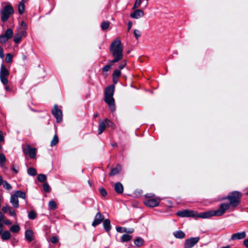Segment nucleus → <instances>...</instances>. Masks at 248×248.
Here are the masks:
<instances>
[{"label":"nucleus","mask_w":248,"mask_h":248,"mask_svg":"<svg viewBox=\"0 0 248 248\" xmlns=\"http://www.w3.org/2000/svg\"><path fill=\"white\" fill-rule=\"evenodd\" d=\"M241 197V193L235 191L230 193L227 197L223 198V199L228 200L230 202L229 203L224 202L220 205V207L223 214L227 210L233 211L235 208L240 203Z\"/></svg>","instance_id":"1"},{"label":"nucleus","mask_w":248,"mask_h":248,"mask_svg":"<svg viewBox=\"0 0 248 248\" xmlns=\"http://www.w3.org/2000/svg\"><path fill=\"white\" fill-rule=\"evenodd\" d=\"M109 50L114 59L110 60V63H114L121 60L123 57V46L120 40L113 41L110 46Z\"/></svg>","instance_id":"2"},{"label":"nucleus","mask_w":248,"mask_h":248,"mask_svg":"<svg viewBox=\"0 0 248 248\" xmlns=\"http://www.w3.org/2000/svg\"><path fill=\"white\" fill-rule=\"evenodd\" d=\"M224 214L219 207L217 210H210L207 212L201 213L200 214L197 213L196 217H201L202 218H207L213 216L219 217Z\"/></svg>","instance_id":"3"},{"label":"nucleus","mask_w":248,"mask_h":248,"mask_svg":"<svg viewBox=\"0 0 248 248\" xmlns=\"http://www.w3.org/2000/svg\"><path fill=\"white\" fill-rule=\"evenodd\" d=\"M14 9L10 5H7L0 11L1 19L4 22L8 20L10 16L13 14Z\"/></svg>","instance_id":"4"},{"label":"nucleus","mask_w":248,"mask_h":248,"mask_svg":"<svg viewBox=\"0 0 248 248\" xmlns=\"http://www.w3.org/2000/svg\"><path fill=\"white\" fill-rule=\"evenodd\" d=\"M10 72L3 64H2L0 69V79L3 85H6L8 82L7 77Z\"/></svg>","instance_id":"5"},{"label":"nucleus","mask_w":248,"mask_h":248,"mask_svg":"<svg viewBox=\"0 0 248 248\" xmlns=\"http://www.w3.org/2000/svg\"><path fill=\"white\" fill-rule=\"evenodd\" d=\"M113 124L109 121L108 119L106 118L104 121H100L98 126V134H101L105 130L107 126H112Z\"/></svg>","instance_id":"6"},{"label":"nucleus","mask_w":248,"mask_h":248,"mask_svg":"<svg viewBox=\"0 0 248 248\" xmlns=\"http://www.w3.org/2000/svg\"><path fill=\"white\" fill-rule=\"evenodd\" d=\"M176 215L180 217H196L197 216V212L192 211V210H184L183 211H180L176 213Z\"/></svg>","instance_id":"7"},{"label":"nucleus","mask_w":248,"mask_h":248,"mask_svg":"<svg viewBox=\"0 0 248 248\" xmlns=\"http://www.w3.org/2000/svg\"><path fill=\"white\" fill-rule=\"evenodd\" d=\"M52 113L56 118L57 123H60L62 120V110L55 105L52 110Z\"/></svg>","instance_id":"8"},{"label":"nucleus","mask_w":248,"mask_h":248,"mask_svg":"<svg viewBox=\"0 0 248 248\" xmlns=\"http://www.w3.org/2000/svg\"><path fill=\"white\" fill-rule=\"evenodd\" d=\"M16 33L15 34L14 40L16 44L19 43L22 37H26L27 35V32L25 30H21V28H17L16 29Z\"/></svg>","instance_id":"9"},{"label":"nucleus","mask_w":248,"mask_h":248,"mask_svg":"<svg viewBox=\"0 0 248 248\" xmlns=\"http://www.w3.org/2000/svg\"><path fill=\"white\" fill-rule=\"evenodd\" d=\"M23 152L25 155H29L31 158H34L36 157V149L32 148L30 145L23 148Z\"/></svg>","instance_id":"10"},{"label":"nucleus","mask_w":248,"mask_h":248,"mask_svg":"<svg viewBox=\"0 0 248 248\" xmlns=\"http://www.w3.org/2000/svg\"><path fill=\"white\" fill-rule=\"evenodd\" d=\"M199 237H192L185 240L184 243L185 248H191L199 241Z\"/></svg>","instance_id":"11"},{"label":"nucleus","mask_w":248,"mask_h":248,"mask_svg":"<svg viewBox=\"0 0 248 248\" xmlns=\"http://www.w3.org/2000/svg\"><path fill=\"white\" fill-rule=\"evenodd\" d=\"M105 102L108 105L109 109L111 111H114L115 109L114 104V99L113 96H105Z\"/></svg>","instance_id":"12"},{"label":"nucleus","mask_w":248,"mask_h":248,"mask_svg":"<svg viewBox=\"0 0 248 248\" xmlns=\"http://www.w3.org/2000/svg\"><path fill=\"white\" fill-rule=\"evenodd\" d=\"M160 199L159 198L150 199L144 202V204L149 207H154L159 205Z\"/></svg>","instance_id":"13"},{"label":"nucleus","mask_w":248,"mask_h":248,"mask_svg":"<svg viewBox=\"0 0 248 248\" xmlns=\"http://www.w3.org/2000/svg\"><path fill=\"white\" fill-rule=\"evenodd\" d=\"M104 219V216L98 212L94 217V219L92 222V226L95 227L100 224Z\"/></svg>","instance_id":"14"},{"label":"nucleus","mask_w":248,"mask_h":248,"mask_svg":"<svg viewBox=\"0 0 248 248\" xmlns=\"http://www.w3.org/2000/svg\"><path fill=\"white\" fill-rule=\"evenodd\" d=\"M246 233L245 232H238L232 235L230 241L240 240L245 238Z\"/></svg>","instance_id":"15"},{"label":"nucleus","mask_w":248,"mask_h":248,"mask_svg":"<svg viewBox=\"0 0 248 248\" xmlns=\"http://www.w3.org/2000/svg\"><path fill=\"white\" fill-rule=\"evenodd\" d=\"M144 15V12L141 9L136 10L134 12L130 14V17L134 19H139Z\"/></svg>","instance_id":"16"},{"label":"nucleus","mask_w":248,"mask_h":248,"mask_svg":"<svg viewBox=\"0 0 248 248\" xmlns=\"http://www.w3.org/2000/svg\"><path fill=\"white\" fill-rule=\"evenodd\" d=\"M115 87L114 85H110L105 90V96H113L114 92Z\"/></svg>","instance_id":"17"},{"label":"nucleus","mask_w":248,"mask_h":248,"mask_svg":"<svg viewBox=\"0 0 248 248\" xmlns=\"http://www.w3.org/2000/svg\"><path fill=\"white\" fill-rule=\"evenodd\" d=\"M10 202L15 208H18L19 207V201L18 198L15 195H11L10 198Z\"/></svg>","instance_id":"18"},{"label":"nucleus","mask_w":248,"mask_h":248,"mask_svg":"<svg viewBox=\"0 0 248 248\" xmlns=\"http://www.w3.org/2000/svg\"><path fill=\"white\" fill-rule=\"evenodd\" d=\"M25 238L29 241L31 242L33 239V232L31 230H28L25 232Z\"/></svg>","instance_id":"19"},{"label":"nucleus","mask_w":248,"mask_h":248,"mask_svg":"<svg viewBox=\"0 0 248 248\" xmlns=\"http://www.w3.org/2000/svg\"><path fill=\"white\" fill-rule=\"evenodd\" d=\"M114 189L117 193L119 194L122 193L124 191L123 185L120 182L116 183L114 185Z\"/></svg>","instance_id":"20"},{"label":"nucleus","mask_w":248,"mask_h":248,"mask_svg":"<svg viewBox=\"0 0 248 248\" xmlns=\"http://www.w3.org/2000/svg\"><path fill=\"white\" fill-rule=\"evenodd\" d=\"M103 227L106 231L109 234L111 229L110 221L109 219H106L103 221Z\"/></svg>","instance_id":"21"},{"label":"nucleus","mask_w":248,"mask_h":248,"mask_svg":"<svg viewBox=\"0 0 248 248\" xmlns=\"http://www.w3.org/2000/svg\"><path fill=\"white\" fill-rule=\"evenodd\" d=\"M0 234L1 235V238L3 241L8 240L11 237V233L8 231L2 232Z\"/></svg>","instance_id":"22"},{"label":"nucleus","mask_w":248,"mask_h":248,"mask_svg":"<svg viewBox=\"0 0 248 248\" xmlns=\"http://www.w3.org/2000/svg\"><path fill=\"white\" fill-rule=\"evenodd\" d=\"M15 195L17 198L18 197L25 199L26 198V193L24 192H23L20 190H17L13 194Z\"/></svg>","instance_id":"23"},{"label":"nucleus","mask_w":248,"mask_h":248,"mask_svg":"<svg viewBox=\"0 0 248 248\" xmlns=\"http://www.w3.org/2000/svg\"><path fill=\"white\" fill-rule=\"evenodd\" d=\"M121 169V167L120 165H117L116 167L111 169L110 175H114L117 174V173H119Z\"/></svg>","instance_id":"24"},{"label":"nucleus","mask_w":248,"mask_h":248,"mask_svg":"<svg viewBox=\"0 0 248 248\" xmlns=\"http://www.w3.org/2000/svg\"><path fill=\"white\" fill-rule=\"evenodd\" d=\"M26 1H23V0H21V2H20L18 7V12L20 15H22L25 9V5L24 3H25Z\"/></svg>","instance_id":"25"},{"label":"nucleus","mask_w":248,"mask_h":248,"mask_svg":"<svg viewBox=\"0 0 248 248\" xmlns=\"http://www.w3.org/2000/svg\"><path fill=\"white\" fill-rule=\"evenodd\" d=\"M173 235L177 238L182 239L185 237V234L182 231H178L174 232Z\"/></svg>","instance_id":"26"},{"label":"nucleus","mask_w":248,"mask_h":248,"mask_svg":"<svg viewBox=\"0 0 248 248\" xmlns=\"http://www.w3.org/2000/svg\"><path fill=\"white\" fill-rule=\"evenodd\" d=\"M131 239L132 236L127 234H124L122 236L121 241L122 242H128L130 241Z\"/></svg>","instance_id":"27"},{"label":"nucleus","mask_w":248,"mask_h":248,"mask_svg":"<svg viewBox=\"0 0 248 248\" xmlns=\"http://www.w3.org/2000/svg\"><path fill=\"white\" fill-rule=\"evenodd\" d=\"M6 37H7V38H8V39H10L12 37L13 35V30L9 28V29H8L4 34H3Z\"/></svg>","instance_id":"28"},{"label":"nucleus","mask_w":248,"mask_h":248,"mask_svg":"<svg viewBox=\"0 0 248 248\" xmlns=\"http://www.w3.org/2000/svg\"><path fill=\"white\" fill-rule=\"evenodd\" d=\"M10 230L13 232H18L20 230V227L18 225H13L10 227Z\"/></svg>","instance_id":"29"},{"label":"nucleus","mask_w":248,"mask_h":248,"mask_svg":"<svg viewBox=\"0 0 248 248\" xmlns=\"http://www.w3.org/2000/svg\"><path fill=\"white\" fill-rule=\"evenodd\" d=\"M143 240L141 238H137L134 241L135 245L137 247H140L143 245Z\"/></svg>","instance_id":"30"},{"label":"nucleus","mask_w":248,"mask_h":248,"mask_svg":"<svg viewBox=\"0 0 248 248\" xmlns=\"http://www.w3.org/2000/svg\"><path fill=\"white\" fill-rule=\"evenodd\" d=\"M28 174L31 176H35L37 174L36 170L33 168H29L27 170Z\"/></svg>","instance_id":"31"},{"label":"nucleus","mask_w":248,"mask_h":248,"mask_svg":"<svg viewBox=\"0 0 248 248\" xmlns=\"http://www.w3.org/2000/svg\"><path fill=\"white\" fill-rule=\"evenodd\" d=\"M58 141H59L58 137L57 136V135H55L53 137V139L51 141V146H53L56 145L58 143Z\"/></svg>","instance_id":"32"},{"label":"nucleus","mask_w":248,"mask_h":248,"mask_svg":"<svg viewBox=\"0 0 248 248\" xmlns=\"http://www.w3.org/2000/svg\"><path fill=\"white\" fill-rule=\"evenodd\" d=\"M113 63H110L109 61L108 62V63L103 67L102 70L103 72H107L109 70L111 67L112 66Z\"/></svg>","instance_id":"33"},{"label":"nucleus","mask_w":248,"mask_h":248,"mask_svg":"<svg viewBox=\"0 0 248 248\" xmlns=\"http://www.w3.org/2000/svg\"><path fill=\"white\" fill-rule=\"evenodd\" d=\"M109 26V21H104L101 24V29L103 30H107Z\"/></svg>","instance_id":"34"},{"label":"nucleus","mask_w":248,"mask_h":248,"mask_svg":"<svg viewBox=\"0 0 248 248\" xmlns=\"http://www.w3.org/2000/svg\"><path fill=\"white\" fill-rule=\"evenodd\" d=\"M46 179V177L45 174H39L38 175V180L41 182H44Z\"/></svg>","instance_id":"35"},{"label":"nucleus","mask_w":248,"mask_h":248,"mask_svg":"<svg viewBox=\"0 0 248 248\" xmlns=\"http://www.w3.org/2000/svg\"><path fill=\"white\" fill-rule=\"evenodd\" d=\"M6 161V157L3 154H0V167H2V163Z\"/></svg>","instance_id":"36"},{"label":"nucleus","mask_w":248,"mask_h":248,"mask_svg":"<svg viewBox=\"0 0 248 248\" xmlns=\"http://www.w3.org/2000/svg\"><path fill=\"white\" fill-rule=\"evenodd\" d=\"M2 185L3 187L7 190H11L12 188L11 185L8 183L6 181H4Z\"/></svg>","instance_id":"37"},{"label":"nucleus","mask_w":248,"mask_h":248,"mask_svg":"<svg viewBox=\"0 0 248 248\" xmlns=\"http://www.w3.org/2000/svg\"><path fill=\"white\" fill-rule=\"evenodd\" d=\"M142 2V0H136L134 6L132 8L133 10H134L140 7Z\"/></svg>","instance_id":"38"},{"label":"nucleus","mask_w":248,"mask_h":248,"mask_svg":"<svg viewBox=\"0 0 248 248\" xmlns=\"http://www.w3.org/2000/svg\"><path fill=\"white\" fill-rule=\"evenodd\" d=\"M28 217L30 219H34L36 217V214L33 211H31L29 212Z\"/></svg>","instance_id":"39"},{"label":"nucleus","mask_w":248,"mask_h":248,"mask_svg":"<svg viewBox=\"0 0 248 248\" xmlns=\"http://www.w3.org/2000/svg\"><path fill=\"white\" fill-rule=\"evenodd\" d=\"M48 206L50 209H54L56 207V203L54 201H51L49 202Z\"/></svg>","instance_id":"40"},{"label":"nucleus","mask_w":248,"mask_h":248,"mask_svg":"<svg viewBox=\"0 0 248 248\" xmlns=\"http://www.w3.org/2000/svg\"><path fill=\"white\" fill-rule=\"evenodd\" d=\"M9 39L4 34L0 35V42L2 43H5Z\"/></svg>","instance_id":"41"},{"label":"nucleus","mask_w":248,"mask_h":248,"mask_svg":"<svg viewBox=\"0 0 248 248\" xmlns=\"http://www.w3.org/2000/svg\"><path fill=\"white\" fill-rule=\"evenodd\" d=\"M13 56L10 53H8L6 57V61L8 63H10L12 61Z\"/></svg>","instance_id":"42"},{"label":"nucleus","mask_w":248,"mask_h":248,"mask_svg":"<svg viewBox=\"0 0 248 248\" xmlns=\"http://www.w3.org/2000/svg\"><path fill=\"white\" fill-rule=\"evenodd\" d=\"M121 72L119 70L115 69L113 73L112 77L119 78L121 75Z\"/></svg>","instance_id":"43"},{"label":"nucleus","mask_w":248,"mask_h":248,"mask_svg":"<svg viewBox=\"0 0 248 248\" xmlns=\"http://www.w3.org/2000/svg\"><path fill=\"white\" fill-rule=\"evenodd\" d=\"M134 36L137 39H138L141 35V32L139 30H135L134 31Z\"/></svg>","instance_id":"44"},{"label":"nucleus","mask_w":248,"mask_h":248,"mask_svg":"<svg viewBox=\"0 0 248 248\" xmlns=\"http://www.w3.org/2000/svg\"><path fill=\"white\" fill-rule=\"evenodd\" d=\"M44 190L46 192L50 191V186L47 183H44L43 185Z\"/></svg>","instance_id":"45"},{"label":"nucleus","mask_w":248,"mask_h":248,"mask_svg":"<svg viewBox=\"0 0 248 248\" xmlns=\"http://www.w3.org/2000/svg\"><path fill=\"white\" fill-rule=\"evenodd\" d=\"M116 230L119 232H124L127 231V229L124 227H118L116 228Z\"/></svg>","instance_id":"46"},{"label":"nucleus","mask_w":248,"mask_h":248,"mask_svg":"<svg viewBox=\"0 0 248 248\" xmlns=\"http://www.w3.org/2000/svg\"><path fill=\"white\" fill-rule=\"evenodd\" d=\"M50 241L53 243H57L59 241L58 237L57 236H54L51 238Z\"/></svg>","instance_id":"47"},{"label":"nucleus","mask_w":248,"mask_h":248,"mask_svg":"<svg viewBox=\"0 0 248 248\" xmlns=\"http://www.w3.org/2000/svg\"><path fill=\"white\" fill-rule=\"evenodd\" d=\"M11 206H10L8 205H6L5 206H3L2 208V211L4 213H6L7 212V211H9V208H10Z\"/></svg>","instance_id":"48"},{"label":"nucleus","mask_w":248,"mask_h":248,"mask_svg":"<svg viewBox=\"0 0 248 248\" xmlns=\"http://www.w3.org/2000/svg\"><path fill=\"white\" fill-rule=\"evenodd\" d=\"M9 214L11 216H13V217H15L16 216V212L12 208V207H10V208H9Z\"/></svg>","instance_id":"49"},{"label":"nucleus","mask_w":248,"mask_h":248,"mask_svg":"<svg viewBox=\"0 0 248 248\" xmlns=\"http://www.w3.org/2000/svg\"><path fill=\"white\" fill-rule=\"evenodd\" d=\"M100 194L102 195V196H103L104 197L106 196L107 194V192L106 190L104 188H100Z\"/></svg>","instance_id":"50"},{"label":"nucleus","mask_w":248,"mask_h":248,"mask_svg":"<svg viewBox=\"0 0 248 248\" xmlns=\"http://www.w3.org/2000/svg\"><path fill=\"white\" fill-rule=\"evenodd\" d=\"M27 26L26 23L23 21H22L21 23V27H20L21 28V30H22V29H23L25 31V30L27 29Z\"/></svg>","instance_id":"51"},{"label":"nucleus","mask_w":248,"mask_h":248,"mask_svg":"<svg viewBox=\"0 0 248 248\" xmlns=\"http://www.w3.org/2000/svg\"><path fill=\"white\" fill-rule=\"evenodd\" d=\"M126 61H123L122 62V63L119 65V68L120 69H123L124 67V66L126 65Z\"/></svg>","instance_id":"52"},{"label":"nucleus","mask_w":248,"mask_h":248,"mask_svg":"<svg viewBox=\"0 0 248 248\" xmlns=\"http://www.w3.org/2000/svg\"><path fill=\"white\" fill-rule=\"evenodd\" d=\"M2 223L3 224V225H10L12 224V222L9 219H6V220L4 219L3 221H2Z\"/></svg>","instance_id":"53"},{"label":"nucleus","mask_w":248,"mask_h":248,"mask_svg":"<svg viewBox=\"0 0 248 248\" xmlns=\"http://www.w3.org/2000/svg\"><path fill=\"white\" fill-rule=\"evenodd\" d=\"M4 53H3V49L1 47V46H0V57L1 58H4Z\"/></svg>","instance_id":"54"},{"label":"nucleus","mask_w":248,"mask_h":248,"mask_svg":"<svg viewBox=\"0 0 248 248\" xmlns=\"http://www.w3.org/2000/svg\"><path fill=\"white\" fill-rule=\"evenodd\" d=\"M4 217V216L0 212V223H2Z\"/></svg>","instance_id":"55"},{"label":"nucleus","mask_w":248,"mask_h":248,"mask_svg":"<svg viewBox=\"0 0 248 248\" xmlns=\"http://www.w3.org/2000/svg\"><path fill=\"white\" fill-rule=\"evenodd\" d=\"M119 78L113 77V81L114 84H116L118 81Z\"/></svg>","instance_id":"56"},{"label":"nucleus","mask_w":248,"mask_h":248,"mask_svg":"<svg viewBox=\"0 0 248 248\" xmlns=\"http://www.w3.org/2000/svg\"><path fill=\"white\" fill-rule=\"evenodd\" d=\"M12 170L14 172H15V173H17L18 172V170L15 167L14 165L12 166Z\"/></svg>","instance_id":"57"},{"label":"nucleus","mask_w":248,"mask_h":248,"mask_svg":"<svg viewBox=\"0 0 248 248\" xmlns=\"http://www.w3.org/2000/svg\"><path fill=\"white\" fill-rule=\"evenodd\" d=\"M3 224L0 223V234L3 232Z\"/></svg>","instance_id":"58"},{"label":"nucleus","mask_w":248,"mask_h":248,"mask_svg":"<svg viewBox=\"0 0 248 248\" xmlns=\"http://www.w3.org/2000/svg\"><path fill=\"white\" fill-rule=\"evenodd\" d=\"M243 243H244V245L246 246V247L248 248V238L245 239Z\"/></svg>","instance_id":"59"},{"label":"nucleus","mask_w":248,"mask_h":248,"mask_svg":"<svg viewBox=\"0 0 248 248\" xmlns=\"http://www.w3.org/2000/svg\"><path fill=\"white\" fill-rule=\"evenodd\" d=\"M132 26V22L131 21H129L128 23V31H129L131 28Z\"/></svg>","instance_id":"60"},{"label":"nucleus","mask_w":248,"mask_h":248,"mask_svg":"<svg viewBox=\"0 0 248 248\" xmlns=\"http://www.w3.org/2000/svg\"><path fill=\"white\" fill-rule=\"evenodd\" d=\"M134 230L133 229H127V231L125 232L128 233H132L134 232Z\"/></svg>","instance_id":"61"},{"label":"nucleus","mask_w":248,"mask_h":248,"mask_svg":"<svg viewBox=\"0 0 248 248\" xmlns=\"http://www.w3.org/2000/svg\"><path fill=\"white\" fill-rule=\"evenodd\" d=\"M4 138L2 136L1 132L0 131V141L3 140Z\"/></svg>","instance_id":"62"},{"label":"nucleus","mask_w":248,"mask_h":248,"mask_svg":"<svg viewBox=\"0 0 248 248\" xmlns=\"http://www.w3.org/2000/svg\"><path fill=\"white\" fill-rule=\"evenodd\" d=\"M5 90L7 91H11V89L8 86H5Z\"/></svg>","instance_id":"63"},{"label":"nucleus","mask_w":248,"mask_h":248,"mask_svg":"<svg viewBox=\"0 0 248 248\" xmlns=\"http://www.w3.org/2000/svg\"><path fill=\"white\" fill-rule=\"evenodd\" d=\"M3 181L2 177L0 175V186L2 184Z\"/></svg>","instance_id":"64"}]
</instances>
